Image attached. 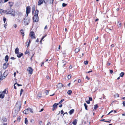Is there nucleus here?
<instances>
[{"label":"nucleus","instance_id":"f257e3e1","mask_svg":"<svg viewBox=\"0 0 125 125\" xmlns=\"http://www.w3.org/2000/svg\"><path fill=\"white\" fill-rule=\"evenodd\" d=\"M6 14H10L12 16H14L15 15V12L11 8H9L5 11Z\"/></svg>","mask_w":125,"mask_h":125},{"label":"nucleus","instance_id":"f03ea898","mask_svg":"<svg viewBox=\"0 0 125 125\" xmlns=\"http://www.w3.org/2000/svg\"><path fill=\"white\" fill-rule=\"evenodd\" d=\"M39 12L38 10H36L35 11V15L33 18L34 22H37L39 21V18L38 16Z\"/></svg>","mask_w":125,"mask_h":125},{"label":"nucleus","instance_id":"7ed1b4c3","mask_svg":"<svg viewBox=\"0 0 125 125\" xmlns=\"http://www.w3.org/2000/svg\"><path fill=\"white\" fill-rule=\"evenodd\" d=\"M30 18L26 16L23 20L24 25H28L30 22Z\"/></svg>","mask_w":125,"mask_h":125},{"label":"nucleus","instance_id":"20e7f679","mask_svg":"<svg viewBox=\"0 0 125 125\" xmlns=\"http://www.w3.org/2000/svg\"><path fill=\"white\" fill-rule=\"evenodd\" d=\"M21 105V104L20 101H19L17 102L15 107V109L16 111L18 112L20 111Z\"/></svg>","mask_w":125,"mask_h":125},{"label":"nucleus","instance_id":"39448f33","mask_svg":"<svg viewBox=\"0 0 125 125\" xmlns=\"http://www.w3.org/2000/svg\"><path fill=\"white\" fill-rule=\"evenodd\" d=\"M8 91L6 89H5L2 92H0V98L3 99L4 96V94H7L8 93Z\"/></svg>","mask_w":125,"mask_h":125},{"label":"nucleus","instance_id":"423d86ee","mask_svg":"<svg viewBox=\"0 0 125 125\" xmlns=\"http://www.w3.org/2000/svg\"><path fill=\"white\" fill-rule=\"evenodd\" d=\"M67 63L66 61L65 60H62L60 63V65L61 66H63L65 65Z\"/></svg>","mask_w":125,"mask_h":125},{"label":"nucleus","instance_id":"0eeeda50","mask_svg":"<svg viewBox=\"0 0 125 125\" xmlns=\"http://www.w3.org/2000/svg\"><path fill=\"white\" fill-rule=\"evenodd\" d=\"M31 11V8L30 6H28L26 7V14L27 16H28V14L30 13Z\"/></svg>","mask_w":125,"mask_h":125},{"label":"nucleus","instance_id":"6e6552de","mask_svg":"<svg viewBox=\"0 0 125 125\" xmlns=\"http://www.w3.org/2000/svg\"><path fill=\"white\" fill-rule=\"evenodd\" d=\"M30 35L31 38L34 39L35 38V33L33 32H31L30 33Z\"/></svg>","mask_w":125,"mask_h":125},{"label":"nucleus","instance_id":"1a4fd4ad","mask_svg":"<svg viewBox=\"0 0 125 125\" xmlns=\"http://www.w3.org/2000/svg\"><path fill=\"white\" fill-rule=\"evenodd\" d=\"M27 70L29 72L30 74H31L32 73L33 70L31 67H28Z\"/></svg>","mask_w":125,"mask_h":125},{"label":"nucleus","instance_id":"9d476101","mask_svg":"<svg viewBox=\"0 0 125 125\" xmlns=\"http://www.w3.org/2000/svg\"><path fill=\"white\" fill-rule=\"evenodd\" d=\"M44 1H46L45 0H39L38 1V5H40L41 4H42L44 2Z\"/></svg>","mask_w":125,"mask_h":125},{"label":"nucleus","instance_id":"9b49d317","mask_svg":"<svg viewBox=\"0 0 125 125\" xmlns=\"http://www.w3.org/2000/svg\"><path fill=\"white\" fill-rule=\"evenodd\" d=\"M58 104L55 103L53 105V107L52 108V110L54 111L55 108H56L57 107V105H58Z\"/></svg>","mask_w":125,"mask_h":125},{"label":"nucleus","instance_id":"f8f14e48","mask_svg":"<svg viewBox=\"0 0 125 125\" xmlns=\"http://www.w3.org/2000/svg\"><path fill=\"white\" fill-rule=\"evenodd\" d=\"M58 89L61 88L63 87V85L61 83H59L57 85Z\"/></svg>","mask_w":125,"mask_h":125},{"label":"nucleus","instance_id":"ddd939ff","mask_svg":"<svg viewBox=\"0 0 125 125\" xmlns=\"http://www.w3.org/2000/svg\"><path fill=\"white\" fill-rule=\"evenodd\" d=\"M8 65V63H4L3 65V67L4 69H6L7 68Z\"/></svg>","mask_w":125,"mask_h":125},{"label":"nucleus","instance_id":"4468645a","mask_svg":"<svg viewBox=\"0 0 125 125\" xmlns=\"http://www.w3.org/2000/svg\"><path fill=\"white\" fill-rule=\"evenodd\" d=\"M23 113L25 114L26 115L29 113L28 108L25 110L23 112Z\"/></svg>","mask_w":125,"mask_h":125},{"label":"nucleus","instance_id":"2eb2a0df","mask_svg":"<svg viewBox=\"0 0 125 125\" xmlns=\"http://www.w3.org/2000/svg\"><path fill=\"white\" fill-rule=\"evenodd\" d=\"M17 54V57L19 58L20 57L23 55V54L21 53H18Z\"/></svg>","mask_w":125,"mask_h":125},{"label":"nucleus","instance_id":"dca6fc26","mask_svg":"<svg viewBox=\"0 0 125 125\" xmlns=\"http://www.w3.org/2000/svg\"><path fill=\"white\" fill-rule=\"evenodd\" d=\"M20 32L21 34L22 35V36H24V34L23 30L22 29L21 30Z\"/></svg>","mask_w":125,"mask_h":125},{"label":"nucleus","instance_id":"f3484780","mask_svg":"<svg viewBox=\"0 0 125 125\" xmlns=\"http://www.w3.org/2000/svg\"><path fill=\"white\" fill-rule=\"evenodd\" d=\"M19 53V49L17 47L15 49V53L16 54H17Z\"/></svg>","mask_w":125,"mask_h":125},{"label":"nucleus","instance_id":"a211bd4d","mask_svg":"<svg viewBox=\"0 0 125 125\" xmlns=\"http://www.w3.org/2000/svg\"><path fill=\"white\" fill-rule=\"evenodd\" d=\"M31 42V41L30 40H29V42L27 41V42H26V44H27V47H28L29 46Z\"/></svg>","mask_w":125,"mask_h":125},{"label":"nucleus","instance_id":"6ab92c4d","mask_svg":"<svg viewBox=\"0 0 125 125\" xmlns=\"http://www.w3.org/2000/svg\"><path fill=\"white\" fill-rule=\"evenodd\" d=\"M77 120H75L73 122V125H76L77 123Z\"/></svg>","mask_w":125,"mask_h":125},{"label":"nucleus","instance_id":"aec40b11","mask_svg":"<svg viewBox=\"0 0 125 125\" xmlns=\"http://www.w3.org/2000/svg\"><path fill=\"white\" fill-rule=\"evenodd\" d=\"M74 111V110L73 109H72L69 111V113L70 115H71L73 113Z\"/></svg>","mask_w":125,"mask_h":125},{"label":"nucleus","instance_id":"412c9836","mask_svg":"<svg viewBox=\"0 0 125 125\" xmlns=\"http://www.w3.org/2000/svg\"><path fill=\"white\" fill-rule=\"evenodd\" d=\"M9 57L8 55H6L5 58V60L7 62L8 61Z\"/></svg>","mask_w":125,"mask_h":125},{"label":"nucleus","instance_id":"4be33fe9","mask_svg":"<svg viewBox=\"0 0 125 125\" xmlns=\"http://www.w3.org/2000/svg\"><path fill=\"white\" fill-rule=\"evenodd\" d=\"M6 10H2V9H1L0 10V13H1V14H2L3 13H6V12H5V11H6Z\"/></svg>","mask_w":125,"mask_h":125},{"label":"nucleus","instance_id":"5701e85b","mask_svg":"<svg viewBox=\"0 0 125 125\" xmlns=\"http://www.w3.org/2000/svg\"><path fill=\"white\" fill-rule=\"evenodd\" d=\"M80 51L79 48H78L75 49V51L76 53H77Z\"/></svg>","mask_w":125,"mask_h":125},{"label":"nucleus","instance_id":"b1692460","mask_svg":"<svg viewBox=\"0 0 125 125\" xmlns=\"http://www.w3.org/2000/svg\"><path fill=\"white\" fill-rule=\"evenodd\" d=\"M35 10V6L34 5L32 7V13H33L34 12V11Z\"/></svg>","mask_w":125,"mask_h":125},{"label":"nucleus","instance_id":"393cba45","mask_svg":"<svg viewBox=\"0 0 125 125\" xmlns=\"http://www.w3.org/2000/svg\"><path fill=\"white\" fill-rule=\"evenodd\" d=\"M124 74V73L123 72H122L120 74V77H122Z\"/></svg>","mask_w":125,"mask_h":125},{"label":"nucleus","instance_id":"a878e982","mask_svg":"<svg viewBox=\"0 0 125 125\" xmlns=\"http://www.w3.org/2000/svg\"><path fill=\"white\" fill-rule=\"evenodd\" d=\"M25 123L27 125L28 124V120L26 118H25Z\"/></svg>","mask_w":125,"mask_h":125},{"label":"nucleus","instance_id":"bb28decb","mask_svg":"<svg viewBox=\"0 0 125 125\" xmlns=\"http://www.w3.org/2000/svg\"><path fill=\"white\" fill-rule=\"evenodd\" d=\"M6 72H5L3 74V75H4L3 76H5V73ZM3 76H2V74L1 72L0 71V78L1 77H2Z\"/></svg>","mask_w":125,"mask_h":125},{"label":"nucleus","instance_id":"cd10ccee","mask_svg":"<svg viewBox=\"0 0 125 125\" xmlns=\"http://www.w3.org/2000/svg\"><path fill=\"white\" fill-rule=\"evenodd\" d=\"M84 105L85 107V109L86 110H88V109H87V105L86 104L84 103Z\"/></svg>","mask_w":125,"mask_h":125},{"label":"nucleus","instance_id":"c85d7f7f","mask_svg":"<svg viewBox=\"0 0 125 125\" xmlns=\"http://www.w3.org/2000/svg\"><path fill=\"white\" fill-rule=\"evenodd\" d=\"M121 23L120 22H118L117 23V26L118 27H120L121 26Z\"/></svg>","mask_w":125,"mask_h":125},{"label":"nucleus","instance_id":"c756f323","mask_svg":"<svg viewBox=\"0 0 125 125\" xmlns=\"http://www.w3.org/2000/svg\"><path fill=\"white\" fill-rule=\"evenodd\" d=\"M41 93H39L38 94V97H39V98H40L41 97Z\"/></svg>","mask_w":125,"mask_h":125},{"label":"nucleus","instance_id":"7c9ffc66","mask_svg":"<svg viewBox=\"0 0 125 125\" xmlns=\"http://www.w3.org/2000/svg\"><path fill=\"white\" fill-rule=\"evenodd\" d=\"M72 92V91L71 90H69L68 91L67 93L69 95H70Z\"/></svg>","mask_w":125,"mask_h":125},{"label":"nucleus","instance_id":"2f4dec72","mask_svg":"<svg viewBox=\"0 0 125 125\" xmlns=\"http://www.w3.org/2000/svg\"><path fill=\"white\" fill-rule=\"evenodd\" d=\"M28 111L29 112V111H30L31 113L33 112L32 110V109H31V108H28Z\"/></svg>","mask_w":125,"mask_h":125},{"label":"nucleus","instance_id":"473e14b6","mask_svg":"<svg viewBox=\"0 0 125 125\" xmlns=\"http://www.w3.org/2000/svg\"><path fill=\"white\" fill-rule=\"evenodd\" d=\"M98 105H97V104H96L94 105V108L95 109H96L98 108Z\"/></svg>","mask_w":125,"mask_h":125},{"label":"nucleus","instance_id":"72a5a7b5","mask_svg":"<svg viewBox=\"0 0 125 125\" xmlns=\"http://www.w3.org/2000/svg\"><path fill=\"white\" fill-rule=\"evenodd\" d=\"M88 62L87 61H86L84 62V64L87 65L88 64Z\"/></svg>","mask_w":125,"mask_h":125},{"label":"nucleus","instance_id":"f704fd0d","mask_svg":"<svg viewBox=\"0 0 125 125\" xmlns=\"http://www.w3.org/2000/svg\"><path fill=\"white\" fill-rule=\"evenodd\" d=\"M64 100L63 99H62L60 102H59V104H60L62 103V102L64 101Z\"/></svg>","mask_w":125,"mask_h":125},{"label":"nucleus","instance_id":"c9c22d12","mask_svg":"<svg viewBox=\"0 0 125 125\" xmlns=\"http://www.w3.org/2000/svg\"><path fill=\"white\" fill-rule=\"evenodd\" d=\"M6 19L5 17H3V21H4V23H5L6 21Z\"/></svg>","mask_w":125,"mask_h":125},{"label":"nucleus","instance_id":"e433bc0d","mask_svg":"<svg viewBox=\"0 0 125 125\" xmlns=\"http://www.w3.org/2000/svg\"><path fill=\"white\" fill-rule=\"evenodd\" d=\"M115 97H119V94H115Z\"/></svg>","mask_w":125,"mask_h":125},{"label":"nucleus","instance_id":"4c0bfd02","mask_svg":"<svg viewBox=\"0 0 125 125\" xmlns=\"http://www.w3.org/2000/svg\"><path fill=\"white\" fill-rule=\"evenodd\" d=\"M30 122H31L32 123H34V120L33 119H31L30 120Z\"/></svg>","mask_w":125,"mask_h":125},{"label":"nucleus","instance_id":"58836bf2","mask_svg":"<svg viewBox=\"0 0 125 125\" xmlns=\"http://www.w3.org/2000/svg\"><path fill=\"white\" fill-rule=\"evenodd\" d=\"M23 90L22 89H21V92L20 93V95H21V94H22V92H23Z\"/></svg>","mask_w":125,"mask_h":125},{"label":"nucleus","instance_id":"ea45409f","mask_svg":"<svg viewBox=\"0 0 125 125\" xmlns=\"http://www.w3.org/2000/svg\"><path fill=\"white\" fill-rule=\"evenodd\" d=\"M9 4H11L10 5V7H11V6H12V4H13V3H12V2H9Z\"/></svg>","mask_w":125,"mask_h":125},{"label":"nucleus","instance_id":"a19ab883","mask_svg":"<svg viewBox=\"0 0 125 125\" xmlns=\"http://www.w3.org/2000/svg\"><path fill=\"white\" fill-rule=\"evenodd\" d=\"M9 4H11L10 5V7H11V6H12V4H13V3H12V2H9Z\"/></svg>","mask_w":125,"mask_h":125},{"label":"nucleus","instance_id":"79ce46f5","mask_svg":"<svg viewBox=\"0 0 125 125\" xmlns=\"http://www.w3.org/2000/svg\"><path fill=\"white\" fill-rule=\"evenodd\" d=\"M67 5L66 4L64 3H63L62 4V6L63 7H65Z\"/></svg>","mask_w":125,"mask_h":125},{"label":"nucleus","instance_id":"37998d69","mask_svg":"<svg viewBox=\"0 0 125 125\" xmlns=\"http://www.w3.org/2000/svg\"><path fill=\"white\" fill-rule=\"evenodd\" d=\"M71 77V75H68L67 77L68 79H70Z\"/></svg>","mask_w":125,"mask_h":125},{"label":"nucleus","instance_id":"c03bdc74","mask_svg":"<svg viewBox=\"0 0 125 125\" xmlns=\"http://www.w3.org/2000/svg\"><path fill=\"white\" fill-rule=\"evenodd\" d=\"M17 85H18V86H22L21 84H20L18 83H15Z\"/></svg>","mask_w":125,"mask_h":125},{"label":"nucleus","instance_id":"a18cd8bd","mask_svg":"<svg viewBox=\"0 0 125 125\" xmlns=\"http://www.w3.org/2000/svg\"><path fill=\"white\" fill-rule=\"evenodd\" d=\"M39 124L40 125H41V124L42 123V121H39Z\"/></svg>","mask_w":125,"mask_h":125},{"label":"nucleus","instance_id":"49530a36","mask_svg":"<svg viewBox=\"0 0 125 125\" xmlns=\"http://www.w3.org/2000/svg\"><path fill=\"white\" fill-rule=\"evenodd\" d=\"M6 24H7V23H5V24H4V26L5 29L6 28V26H7Z\"/></svg>","mask_w":125,"mask_h":125},{"label":"nucleus","instance_id":"de8ad7c7","mask_svg":"<svg viewBox=\"0 0 125 125\" xmlns=\"http://www.w3.org/2000/svg\"><path fill=\"white\" fill-rule=\"evenodd\" d=\"M89 101H92V97H89Z\"/></svg>","mask_w":125,"mask_h":125},{"label":"nucleus","instance_id":"09e8293b","mask_svg":"<svg viewBox=\"0 0 125 125\" xmlns=\"http://www.w3.org/2000/svg\"><path fill=\"white\" fill-rule=\"evenodd\" d=\"M46 92H45L46 94V95H48V94L49 91L47 90H46Z\"/></svg>","mask_w":125,"mask_h":125},{"label":"nucleus","instance_id":"8fccbe9b","mask_svg":"<svg viewBox=\"0 0 125 125\" xmlns=\"http://www.w3.org/2000/svg\"><path fill=\"white\" fill-rule=\"evenodd\" d=\"M86 102L88 104H89L90 103V101L89 100L87 101H86Z\"/></svg>","mask_w":125,"mask_h":125},{"label":"nucleus","instance_id":"3c124183","mask_svg":"<svg viewBox=\"0 0 125 125\" xmlns=\"http://www.w3.org/2000/svg\"><path fill=\"white\" fill-rule=\"evenodd\" d=\"M46 78L48 79H50L49 76H48V75H47V76L46 77Z\"/></svg>","mask_w":125,"mask_h":125},{"label":"nucleus","instance_id":"603ef678","mask_svg":"<svg viewBox=\"0 0 125 125\" xmlns=\"http://www.w3.org/2000/svg\"><path fill=\"white\" fill-rule=\"evenodd\" d=\"M20 117H18L17 118V120L19 121H20Z\"/></svg>","mask_w":125,"mask_h":125},{"label":"nucleus","instance_id":"864d4df0","mask_svg":"<svg viewBox=\"0 0 125 125\" xmlns=\"http://www.w3.org/2000/svg\"><path fill=\"white\" fill-rule=\"evenodd\" d=\"M46 1H44V3H46L48 1V0H45Z\"/></svg>","mask_w":125,"mask_h":125},{"label":"nucleus","instance_id":"5fc2aeb1","mask_svg":"<svg viewBox=\"0 0 125 125\" xmlns=\"http://www.w3.org/2000/svg\"><path fill=\"white\" fill-rule=\"evenodd\" d=\"M123 105L125 107V101H124L123 103Z\"/></svg>","mask_w":125,"mask_h":125},{"label":"nucleus","instance_id":"6e6d98bb","mask_svg":"<svg viewBox=\"0 0 125 125\" xmlns=\"http://www.w3.org/2000/svg\"><path fill=\"white\" fill-rule=\"evenodd\" d=\"M61 114H62L63 113V111L62 110L61 111Z\"/></svg>","mask_w":125,"mask_h":125},{"label":"nucleus","instance_id":"4d7b16f0","mask_svg":"<svg viewBox=\"0 0 125 125\" xmlns=\"http://www.w3.org/2000/svg\"><path fill=\"white\" fill-rule=\"evenodd\" d=\"M46 35H45L44 36H43L42 37V38L41 39H43L44 38L46 37Z\"/></svg>","mask_w":125,"mask_h":125},{"label":"nucleus","instance_id":"13d9d810","mask_svg":"<svg viewBox=\"0 0 125 125\" xmlns=\"http://www.w3.org/2000/svg\"><path fill=\"white\" fill-rule=\"evenodd\" d=\"M113 72V71L112 70H110V73H112Z\"/></svg>","mask_w":125,"mask_h":125},{"label":"nucleus","instance_id":"bf43d9fd","mask_svg":"<svg viewBox=\"0 0 125 125\" xmlns=\"http://www.w3.org/2000/svg\"><path fill=\"white\" fill-rule=\"evenodd\" d=\"M113 110H112L108 114V115H109L112 112H113Z\"/></svg>","mask_w":125,"mask_h":125},{"label":"nucleus","instance_id":"052dcab7","mask_svg":"<svg viewBox=\"0 0 125 125\" xmlns=\"http://www.w3.org/2000/svg\"><path fill=\"white\" fill-rule=\"evenodd\" d=\"M72 68V66L71 65L69 67V68L70 69H71Z\"/></svg>","mask_w":125,"mask_h":125},{"label":"nucleus","instance_id":"680f3d73","mask_svg":"<svg viewBox=\"0 0 125 125\" xmlns=\"http://www.w3.org/2000/svg\"><path fill=\"white\" fill-rule=\"evenodd\" d=\"M17 25L16 24H14V27L15 28H16V27H17Z\"/></svg>","mask_w":125,"mask_h":125},{"label":"nucleus","instance_id":"e2e57ef3","mask_svg":"<svg viewBox=\"0 0 125 125\" xmlns=\"http://www.w3.org/2000/svg\"><path fill=\"white\" fill-rule=\"evenodd\" d=\"M2 125H7V124L6 123H4Z\"/></svg>","mask_w":125,"mask_h":125},{"label":"nucleus","instance_id":"0e129e2a","mask_svg":"<svg viewBox=\"0 0 125 125\" xmlns=\"http://www.w3.org/2000/svg\"><path fill=\"white\" fill-rule=\"evenodd\" d=\"M81 82V80L80 79L78 80V82L79 83H80Z\"/></svg>","mask_w":125,"mask_h":125},{"label":"nucleus","instance_id":"69168bd1","mask_svg":"<svg viewBox=\"0 0 125 125\" xmlns=\"http://www.w3.org/2000/svg\"><path fill=\"white\" fill-rule=\"evenodd\" d=\"M16 85V83H15L14 84V88L15 89H16V86H15V85Z\"/></svg>","mask_w":125,"mask_h":125},{"label":"nucleus","instance_id":"338daca9","mask_svg":"<svg viewBox=\"0 0 125 125\" xmlns=\"http://www.w3.org/2000/svg\"><path fill=\"white\" fill-rule=\"evenodd\" d=\"M92 72V70H91L90 71H88V72L87 73H90V72Z\"/></svg>","mask_w":125,"mask_h":125},{"label":"nucleus","instance_id":"774afa93","mask_svg":"<svg viewBox=\"0 0 125 125\" xmlns=\"http://www.w3.org/2000/svg\"><path fill=\"white\" fill-rule=\"evenodd\" d=\"M50 124V122H48L47 124L46 125H49V124Z\"/></svg>","mask_w":125,"mask_h":125}]
</instances>
